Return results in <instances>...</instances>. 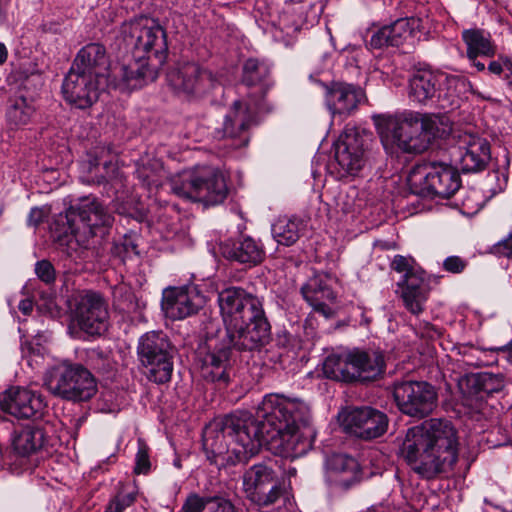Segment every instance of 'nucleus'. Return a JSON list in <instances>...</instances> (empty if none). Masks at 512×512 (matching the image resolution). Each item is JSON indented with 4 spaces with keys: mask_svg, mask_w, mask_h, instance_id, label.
<instances>
[{
    "mask_svg": "<svg viewBox=\"0 0 512 512\" xmlns=\"http://www.w3.org/2000/svg\"><path fill=\"white\" fill-rule=\"evenodd\" d=\"M257 419L238 411L215 418L203 430V448L211 463L218 459L231 464L245 463L266 446L284 458L305 455L313 446L316 431L311 408L299 398L279 393L263 397Z\"/></svg>",
    "mask_w": 512,
    "mask_h": 512,
    "instance_id": "obj_1",
    "label": "nucleus"
},
{
    "mask_svg": "<svg viewBox=\"0 0 512 512\" xmlns=\"http://www.w3.org/2000/svg\"><path fill=\"white\" fill-rule=\"evenodd\" d=\"M218 305L229 345H215L203 358L202 376L212 382L227 384L231 347L253 351L270 337L262 298L241 287H229L218 294Z\"/></svg>",
    "mask_w": 512,
    "mask_h": 512,
    "instance_id": "obj_2",
    "label": "nucleus"
},
{
    "mask_svg": "<svg viewBox=\"0 0 512 512\" xmlns=\"http://www.w3.org/2000/svg\"><path fill=\"white\" fill-rule=\"evenodd\" d=\"M399 455L424 478L447 472L458 459L456 430L449 420H426L407 430Z\"/></svg>",
    "mask_w": 512,
    "mask_h": 512,
    "instance_id": "obj_3",
    "label": "nucleus"
},
{
    "mask_svg": "<svg viewBox=\"0 0 512 512\" xmlns=\"http://www.w3.org/2000/svg\"><path fill=\"white\" fill-rule=\"evenodd\" d=\"M384 148L410 154L426 151L437 138L451 131L448 118L434 114L407 112L400 116H383L376 121Z\"/></svg>",
    "mask_w": 512,
    "mask_h": 512,
    "instance_id": "obj_4",
    "label": "nucleus"
},
{
    "mask_svg": "<svg viewBox=\"0 0 512 512\" xmlns=\"http://www.w3.org/2000/svg\"><path fill=\"white\" fill-rule=\"evenodd\" d=\"M386 370L385 354L375 348H352L331 354L323 362L326 378L346 383H368L382 377Z\"/></svg>",
    "mask_w": 512,
    "mask_h": 512,
    "instance_id": "obj_5",
    "label": "nucleus"
},
{
    "mask_svg": "<svg viewBox=\"0 0 512 512\" xmlns=\"http://www.w3.org/2000/svg\"><path fill=\"white\" fill-rule=\"evenodd\" d=\"M171 191L178 197L206 206L222 203L228 193L223 174L214 167L183 171L170 179Z\"/></svg>",
    "mask_w": 512,
    "mask_h": 512,
    "instance_id": "obj_6",
    "label": "nucleus"
},
{
    "mask_svg": "<svg viewBox=\"0 0 512 512\" xmlns=\"http://www.w3.org/2000/svg\"><path fill=\"white\" fill-rule=\"evenodd\" d=\"M124 41L137 60L154 59L162 65L167 56L166 32L153 18L140 17L123 26Z\"/></svg>",
    "mask_w": 512,
    "mask_h": 512,
    "instance_id": "obj_7",
    "label": "nucleus"
},
{
    "mask_svg": "<svg viewBox=\"0 0 512 512\" xmlns=\"http://www.w3.org/2000/svg\"><path fill=\"white\" fill-rule=\"evenodd\" d=\"M44 384L53 395L70 401H87L97 391L93 375L82 365L67 361L51 367L45 374Z\"/></svg>",
    "mask_w": 512,
    "mask_h": 512,
    "instance_id": "obj_8",
    "label": "nucleus"
},
{
    "mask_svg": "<svg viewBox=\"0 0 512 512\" xmlns=\"http://www.w3.org/2000/svg\"><path fill=\"white\" fill-rule=\"evenodd\" d=\"M71 214L74 216L71 220L75 222L78 218L82 226L72 228V234L66 237L63 251L71 261L77 264L83 258L86 248L85 241L81 239L80 230H83L84 235H104V229L112 225L114 218L101 203L89 198L83 199Z\"/></svg>",
    "mask_w": 512,
    "mask_h": 512,
    "instance_id": "obj_9",
    "label": "nucleus"
},
{
    "mask_svg": "<svg viewBox=\"0 0 512 512\" xmlns=\"http://www.w3.org/2000/svg\"><path fill=\"white\" fill-rule=\"evenodd\" d=\"M137 354L143 366L149 368V380L163 384L173 372V347L162 331H150L138 341Z\"/></svg>",
    "mask_w": 512,
    "mask_h": 512,
    "instance_id": "obj_10",
    "label": "nucleus"
},
{
    "mask_svg": "<svg viewBox=\"0 0 512 512\" xmlns=\"http://www.w3.org/2000/svg\"><path fill=\"white\" fill-rule=\"evenodd\" d=\"M282 460L269 459L251 466L243 475L247 497L259 507L274 504L282 494L278 481Z\"/></svg>",
    "mask_w": 512,
    "mask_h": 512,
    "instance_id": "obj_11",
    "label": "nucleus"
},
{
    "mask_svg": "<svg viewBox=\"0 0 512 512\" xmlns=\"http://www.w3.org/2000/svg\"><path fill=\"white\" fill-rule=\"evenodd\" d=\"M370 135L355 127H346L334 143V172L339 179L355 176L367 161Z\"/></svg>",
    "mask_w": 512,
    "mask_h": 512,
    "instance_id": "obj_12",
    "label": "nucleus"
},
{
    "mask_svg": "<svg viewBox=\"0 0 512 512\" xmlns=\"http://www.w3.org/2000/svg\"><path fill=\"white\" fill-rule=\"evenodd\" d=\"M410 185L423 184L420 190L414 193H427L441 198H449L461 186L460 175L451 165L444 163H432L425 167L414 169L408 178Z\"/></svg>",
    "mask_w": 512,
    "mask_h": 512,
    "instance_id": "obj_13",
    "label": "nucleus"
},
{
    "mask_svg": "<svg viewBox=\"0 0 512 512\" xmlns=\"http://www.w3.org/2000/svg\"><path fill=\"white\" fill-rule=\"evenodd\" d=\"M393 396L399 410L415 418L428 416L437 403L436 390L425 381L395 382Z\"/></svg>",
    "mask_w": 512,
    "mask_h": 512,
    "instance_id": "obj_14",
    "label": "nucleus"
},
{
    "mask_svg": "<svg viewBox=\"0 0 512 512\" xmlns=\"http://www.w3.org/2000/svg\"><path fill=\"white\" fill-rule=\"evenodd\" d=\"M171 88L188 99L200 98L210 92L216 84L212 72L197 62H180L167 74Z\"/></svg>",
    "mask_w": 512,
    "mask_h": 512,
    "instance_id": "obj_15",
    "label": "nucleus"
},
{
    "mask_svg": "<svg viewBox=\"0 0 512 512\" xmlns=\"http://www.w3.org/2000/svg\"><path fill=\"white\" fill-rule=\"evenodd\" d=\"M109 82L70 68L62 83L66 102L78 109H88L99 99Z\"/></svg>",
    "mask_w": 512,
    "mask_h": 512,
    "instance_id": "obj_16",
    "label": "nucleus"
},
{
    "mask_svg": "<svg viewBox=\"0 0 512 512\" xmlns=\"http://www.w3.org/2000/svg\"><path fill=\"white\" fill-rule=\"evenodd\" d=\"M73 315L79 328L89 335H102L108 329L107 304L98 293L86 292L80 295Z\"/></svg>",
    "mask_w": 512,
    "mask_h": 512,
    "instance_id": "obj_17",
    "label": "nucleus"
},
{
    "mask_svg": "<svg viewBox=\"0 0 512 512\" xmlns=\"http://www.w3.org/2000/svg\"><path fill=\"white\" fill-rule=\"evenodd\" d=\"M45 441L43 429L35 425H27L15 430L11 436L12 450L8 458V468L11 473L19 474L29 467L28 458L39 451Z\"/></svg>",
    "mask_w": 512,
    "mask_h": 512,
    "instance_id": "obj_18",
    "label": "nucleus"
},
{
    "mask_svg": "<svg viewBox=\"0 0 512 512\" xmlns=\"http://www.w3.org/2000/svg\"><path fill=\"white\" fill-rule=\"evenodd\" d=\"M205 302V296L194 285L173 287L164 290L162 308L169 318L181 320L196 314Z\"/></svg>",
    "mask_w": 512,
    "mask_h": 512,
    "instance_id": "obj_19",
    "label": "nucleus"
},
{
    "mask_svg": "<svg viewBox=\"0 0 512 512\" xmlns=\"http://www.w3.org/2000/svg\"><path fill=\"white\" fill-rule=\"evenodd\" d=\"M1 409L20 419H37L43 415L46 404L41 394L30 389L13 387L0 394Z\"/></svg>",
    "mask_w": 512,
    "mask_h": 512,
    "instance_id": "obj_20",
    "label": "nucleus"
},
{
    "mask_svg": "<svg viewBox=\"0 0 512 512\" xmlns=\"http://www.w3.org/2000/svg\"><path fill=\"white\" fill-rule=\"evenodd\" d=\"M344 426L354 436L370 440L382 436L387 431L388 417L372 407H357L347 413Z\"/></svg>",
    "mask_w": 512,
    "mask_h": 512,
    "instance_id": "obj_21",
    "label": "nucleus"
},
{
    "mask_svg": "<svg viewBox=\"0 0 512 512\" xmlns=\"http://www.w3.org/2000/svg\"><path fill=\"white\" fill-rule=\"evenodd\" d=\"M364 101L365 93L359 86L344 82H333L325 86V102L334 118H347Z\"/></svg>",
    "mask_w": 512,
    "mask_h": 512,
    "instance_id": "obj_22",
    "label": "nucleus"
},
{
    "mask_svg": "<svg viewBox=\"0 0 512 512\" xmlns=\"http://www.w3.org/2000/svg\"><path fill=\"white\" fill-rule=\"evenodd\" d=\"M70 68L109 82L106 49L99 43H90L80 49Z\"/></svg>",
    "mask_w": 512,
    "mask_h": 512,
    "instance_id": "obj_23",
    "label": "nucleus"
},
{
    "mask_svg": "<svg viewBox=\"0 0 512 512\" xmlns=\"http://www.w3.org/2000/svg\"><path fill=\"white\" fill-rule=\"evenodd\" d=\"M220 252L224 258L240 264L256 266L265 258L263 245L250 236L242 239H227L220 243Z\"/></svg>",
    "mask_w": 512,
    "mask_h": 512,
    "instance_id": "obj_24",
    "label": "nucleus"
},
{
    "mask_svg": "<svg viewBox=\"0 0 512 512\" xmlns=\"http://www.w3.org/2000/svg\"><path fill=\"white\" fill-rule=\"evenodd\" d=\"M254 115L255 112L247 103L235 101L224 118L221 137L236 139L237 142L234 144L236 148L247 145L248 138L243 135L250 127Z\"/></svg>",
    "mask_w": 512,
    "mask_h": 512,
    "instance_id": "obj_25",
    "label": "nucleus"
},
{
    "mask_svg": "<svg viewBox=\"0 0 512 512\" xmlns=\"http://www.w3.org/2000/svg\"><path fill=\"white\" fill-rule=\"evenodd\" d=\"M301 294L314 311L329 318L333 314L330 303L335 300V294L328 283V278L321 274H316L309 278L301 287Z\"/></svg>",
    "mask_w": 512,
    "mask_h": 512,
    "instance_id": "obj_26",
    "label": "nucleus"
},
{
    "mask_svg": "<svg viewBox=\"0 0 512 512\" xmlns=\"http://www.w3.org/2000/svg\"><path fill=\"white\" fill-rule=\"evenodd\" d=\"M465 146L460 147V167L464 173H477L483 171L488 165L490 145L486 139L478 136H468L464 140Z\"/></svg>",
    "mask_w": 512,
    "mask_h": 512,
    "instance_id": "obj_27",
    "label": "nucleus"
},
{
    "mask_svg": "<svg viewBox=\"0 0 512 512\" xmlns=\"http://www.w3.org/2000/svg\"><path fill=\"white\" fill-rule=\"evenodd\" d=\"M326 475L328 480L343 489H349L358 481L359 466L351 456L335 453L326 459Z\"/></svg>",
    "mask_w": 512,
    "mask_h": 512,
    "instance_id": "obj_28",
    "label": "nucleus"
},
{
    "mask_svg": "<svg viewBox=\"0 0 512 512\" xmlns=\"http://www.w3.org/2000/svg\"><path fill=\"white\" fill-rule=\"evenodd\" d=\"M149 60H137L129 64L116 66L112 70L113 80L110 82L120 89H136L142 87L146 79H153V71L150 69Z\"/></svg>",
    "mask_w": 512,
    "mask_h": 512,
    "instance_id": "obj_29",
    "label": "nucleus"
},
{
    "mask_svg": "<svg viewBox=\"0 0 512 512\" xmlns=\"http://www.w3.org/2000/svg\"><path fill=\"white\" fill-rule=\"evenodd\" d=\"M401 288V297L405 307L414 315H419L424 310L427 300V288L424 283V271L421 267L413 271L398 283Z\"/></svg>",
    "mask_w": 512,
    "mask_h": 512,
    "instance_id": "obj_30",
    "label": "nucleus"
},
{
    "mask_svg": "<svg viewBox=\"0 0 512 512\" xmlns=\"http://www.w3.org/2000/svg\"><path fill=\"white\" fill-rule=\"evenodd\" d=\"M439 72L417 71L409 82V97L412 101L425 104L438 94Z\"/></svg>",
    "mask_w": 512,
    "mask_h": 512,
    "instance_id": "obj_31",
    "label": "nucleus"
},
{
    "mask_svg": "<svg viewBox=\"0 0 512 512\" xmlns=\"http://www.w3.org/2000/svg\"><path fill=\"white\" fill-rule=\"evenodd\" d=\"M462 40L467 50V58L474 57H493L496 53V47L491 40V35L482 29H466L462 32Z\"/></svg>",
    "mask_w": 512,
    "mask_h": 512,
    "instance_id": "obj_32",
    "label": "nucleus"
},
{
    "mask_svg": "<svg viewBox=\"0 0 512 512\" xmlns=\"http://www.w3.org/2000/svg\"><path fill=\"white\" fill-rule=\"evenodd\" d=\"M469 90L472 85L466 78L439 72L438 99L450 106L458 105L461 95Z\"/></svg>",
    "mask_w": 512,
    "mask_h": 512,
    "instance_id": "obj_33",
    "label": "nucleus"
},
{
    "mask_svg": "<svg viewBox=\"0 0 512 512\" xmlns=\"http://www.w3.org/2000/svg\"><path fill=\"white\" fill-rule=\"evenodd\" d=\"M305 229L304 222L297 217H279L271 227L274 240L284 246L295 244Z\"/></svg>",
    "mask_w": 512,
    "mask_h": 512,
    "instance_id": "obj_34",
    "label": "nucleus"
},
{
    "mask_svg": "<svg viewBox=\"0 0 512 512\" xmlns=\"http://www.w3.org/2000/svg\"><path fill=\"white\" fill-rule=\"evenodd\" d=\"M35 107L31 99L23 96L11 98L6 110V121L11 129H17L27 125L33 114Z\"/></svg>",
    "mask_w": 512,
    "mask_h": 512,
    "instance_id": "obj_35",
    "label": "nucleus"
},
{
    "mask_svg": "<svg viewBox=\"0 0 512 512\" xmlns=\"http://www.w3.org/2000/svg\"><path fill=\"white\" fill-rule=\"evenodd\" d=\"M421 20L416 17H406L397 19L390 25H387L390 31L391 46H400L416 31L419 30Z\"/></svg>",
    "mask_w": 512,
    "mask_h": 512,
    "instance_id": "obj_36",
    "label": "nucleus"
},
{
    "mask_svg": "<svg viewBox=\"0 0 512 512\" xmlns=\"http://www.w3.org/2000/svg\"><path fill=\"white\" fill-rule=\"evenodd\" d=\"M467 383L473 388L475 394L491 395L504 387L503 377L492 373L471 375L467 378Z\"/></svg>",
    "mask_w": 512,
    "mask_h": 512,
    "instance_id": "obj_37",
    "label": "nucleus"
},
{
    "mask_svg": "<svg viewBox=\"0 0 512 512\" xmlns=\"http://www.w3.org/2000/svg\"><path fill=\"white\" fill-rule=\"evenodd\" d=\"M269 73L270 70L265 63L250 58L243 66V82L248 86L257 85L263 82Z\"/></svg>",
    "mask_w": 512,
    "mask_h": 512,
    "instance_id": "obj_38",
    "label": "nucleus"
},
{
    "mask_svg": "<svg viewBox=\"0 0 512 512\" xmlns=\"http://www.w3.org/2000/svg\"><path fill=\"white\" fill-rule=\"evenodd\" d=\"M137 493L135 491H125L121 489L118 493L109 501L106 506L107 512H124L136 501Z\"/></svg>",
    "mask_w": 512,
    "mask_h": 512,
    "instance_id": "obj_39",
    "label": "nucleus"
},
{
    "mask_svg": "<svg viewBox=\"0 0 512 512\" xmlns=\"http://www.w3.org/2000/svg\"><path fill=\"white\" fill-rule=\"evenodd\" d=\"M112 254L122 261L131 259L133 256L138 255L137 244L131 237L125 236L121 241L115 242L112 247Z\"/></svg>",
    "mask_w": 512,
    "mask_h": 512,
    "instance_id": "obj_40",
    "label": "nucleus"
},
{
    "mask_svg": "<svg viewBox=\"0 0 512 512\" xmlns=\"http://www.w3.org/2000/svg\"><path fill=\"white\" fill-rule=\"evenodd\" d=\"M391 268L398 273H402L403 276H406L413 271H418L420 267L412 257L396 255L391 262Z\"/></svg>",
    "mask_w": 512,
    "mask_h": 512,
    "instance_id": "obj_41",
    "label": "nucleus"
},
{
    "mask_svg": "<svg viewBox=\"0 0 512 512\" xmlns=\"http://www.w3.org/2000/svg\"><path fill=\"white\" fill-rule=\"evenodd\" d=\"M205 512H235L234 505L223 497H207Z\"/></svg>",
    "mask_w": 512,
    "mask_h": 512,
    "instance_id": "obj_42",
    "label": "nucleus"
},
{
    "mask_svg": "<svg viewBox=\"0 0 512 512\" xmlns=\"http://www.w3.org/2000/svg\"><path fill=\"white\" fill-rule=\"evenodd\" d=\"M206 498L198 494H190L182 505L181 512H205Z\"/></svg>",
    "mask_w": 512,
    "mask_h": 512,
    "instance_id": "obj_43",
    "label": "nucleus"
},
{
    "mask_svg": "<svg viewBox=\"0 0 512 512\" xmlns=\"http://www.w3.org/2000/svg\"><path fill=\"white\" fill-rule=\"evenodd\" d=\"M35 273L41 281L47 284L54 282L56 277L53 265L47 260H41L36 263Z\"/></svg>",
    "mask_w": 512,
    "mask_h": 512,
    "instance_id": "obj_44",
    "label": "nucleus"
},
{
    "mask_svg": "<svg viewBox=\"0 0 512 512\" xmlns=\"http://www.w3.org/2000/svg\"><path fill=\"white\" fill-rule=\"evenodd\" d=\"M134 472L136 474H146L150 470V460L148 448L144 444H140L135 458Z\"/></svg>",
    "mask_w": 512,
    "mask_h": 512,
    "instance_id": "obj_45",
    "label": "nucleus"
},
{
    "mask_svg": "<svg viewBox=\"0 0 512 512\" xmlns=\"http://www.w3.org/2000/svg\"><path fill=\"white\" fill-rule=\"evenodd\" d=\"M462 206L468 212L477 211L481 207L480 193L474 189L462 192Z\"/></svg>",
    "mask_w": 512,
    "mask_h": 512,
    "instance_id": "obj_46",
    "label": "nucleus"
},
{
    "mask_svg": "<svg viewBox=\"0 0 512 512\" xmlns=\"http://www.w3.org/2000/svg\"><path fill=\"white\" fill-rule=\"evenodd\" d=\"M369 45L371 48L380 49L385 46H391L390 44V31L386 26L381 27L375 31L370 39Z\"/></svg>",
    "mask_w": 512,
    "mask_h": 512,
    "instance_id": "obj_47",
    "label": "nucleus"
},
{
    "mask_svg": "<svg viewBox=\"0 0 512 512\" xmlns=\"http://www.w3.org/2000/svg\"><path fill=\"white\" fill-rule=\"evenodd\" d=\"M467 262L459 256H449L443 261L445 271L458 274L464 271Z\"/></svg>",
    "mask_w": 512,
    "mask_h": 512,
    "instance_id": "obj_48",
    "label": "nucleus"
},
{
    "mask_svg": "<svg viewBox=\"0 0 512 512\" xmlns=\"http://www.w3.org/2000/svg\"><path fill=\"white\" fill-rule=\"evenodd\" d=\"M493 253L503 257L512 256V231L507 235L506 238L493 246Z\"/></svg>",
    "mask_w": 512,
    "mask_h": 512,
    "instance_id": "obj_49",
    "label": "nucleus"
},
{
    "mask_svg": "<svg viewBox=\"0 0 512 512\" xmlns=\"http://www.w3.org/2000/svg\"><path fill=\"white\" fill-rule=\"evenodd\" d=\"M506 69L505 57H500L498 60L491 61L488 65V71L494 75H501Z\"/></svg>",
    "mask_w": 512,
    "mask_h": 512,
    "instance_id": "obj_50",
    "label": "nucleus"
},
{
    "mask_svg": "<svg viewBox=\"0 0 512 512\" xmlns=\"http://www.w3.org/2000/svg\"><path fill=\"white\" fill-rule=\"evenodd\" d=\"M42 219H43L42 210L35 207V208L31 209V211L28 215V218H27V223L29 226L36 227L37 225H39L42 222Z\"/></svg>",
    "mask_w": 512,
    "mask_h": 512,
    "instance_id": "obj_51",
    "label": "nucleus"
},
{
    "mask_svg": "<svg viewBox=\"0 0 512 512\" xmlns=\"http://www.w3.org/2000/svg\"><path fill=\"white\" fill-rule=\"evenodd\" d=\"M18 308L24 315H29L33 310V302L30 299H23L20 301Z\"/></svg>",
    "mask_w": 512,
    "mask_h": 512,
    "instance_id": "obj_52",
    "label": "nucleus"
},
{
    "mask_svg": "<svg viewBox=\"0 0 512 512\" xmlns=\"http://www.w3.org/2000/svg\"><path fill=\"white\" fill-rule=\"evenodd\" d=\"M505 64H506V69H505V81L507 82V85L512 89V61L508 58V57H505Z\"/></svg>",
    "mask_w": 512,
    "mask_h": 512,
    "instance_id": "obj_53",
    "label": "nucleus"
},
{
    "mask_svg": "<svg viewBox=\"0 0 512 512\" xmlns=\"http://www.w3.org/2000/svg\"><path fill=\"white\" fill-rule=\"evenodd\" d=\"M273 28H274V30H275V31H272L273 36H274L275 38H277V39H278V38H280V37L277 35V32H278V31H279V32H281V33H282V32H285L286 34H289V31H290V28H289V27H287V26H281L280 24H279V25L273 24Z\"/></svg>",
    "mask_w": 512,
    "mask_h": 512,
    "instance_id": "obj_54",
    "label": "nucleus"
},
{
    "mask_svg": "<svg viewBox=\"0 0 512 512\" xmlns=\"http://www.w3.org/2000/svg\"><path fill=\"white\" fill-rule=\"evenodd\" d=\"M6 4L7 0H0V24L6 19Z\"/></svg>",
    "mask_w": 512,
    "mask_h": 512,
    "instance_id": "obj_55",
    "label": "nucleus"
},
{
    "mask_svg": "<svg viewBox=\"0 0 512 512\" xmlns=\"http://www.w3.org/2000/svg\"><path fill=\"white\" fill-rule=\"evenodd\" d=\"M8 56L7 49L3 43H0V65L3 64Z\"/></svg>",
    "mask_w": 512,
    "mask_h": 512,
    "instance_id": "obj_56",
    "label": "nucleus"
},
{
    "mask_svg": "<svg viewBox=\"0 0 512 512\" xmlns=\"http://www.w3.org/2000/svg\"><path fill=\"white\" fill-rule=\"evenodd\" d=\"M478 57H474V59H469L472 66H474L478 71L485 70V64L477 60Z\"/></svg>",
    "mask_w": 512,
    "mask_h": 512,
    "instance_id": "obj_57",
    "label": "nucleus"
},
{
    "mask_svg": "<svg viewBox=\"0 0 512 512\" xmlns=\"http://www.w3.org/2000/svg\"><path fill=\"white\" fill-rule=\"evenodd\" d=\"M297 471L294 467H289L287 470V477L290 479L291 477H294L296 475Z\"/></svg>",
    "mask_w": 512,
    "mask_h": 512,
    "instance_id": "obj_58",
    "label": "nucleus"
},
{
    "mask_svg": "<svg viewBox=\"0 0 512 512\" xmlns=\"http://www.w3.org/2000/svg\"><path fill=\"white\" fill-rule=\"evenodd\" d=\"M104 512H107L106 510Z\"/></svg>",
    "mask_w": 512,
    "mask_h": 512,
    "instance_id": "obj_59",
    "label": "nucleus"
}]
</instances>
